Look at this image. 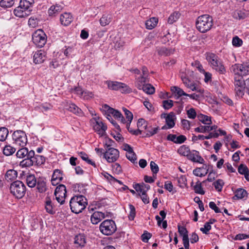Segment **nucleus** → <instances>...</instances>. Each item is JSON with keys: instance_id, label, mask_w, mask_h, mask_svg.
I'll list each match as a JSON object with an SVG mask.
<instances>
[{"instance_id": "obj_1", "label": "nucleus", "mask_w": 249, "mask_h": 249, "mask_svg": "<svg viewBox=\"0 0 249 249\" xmlns=\"http://www.w3.org/2000/svg\"><path fill=\"white\" fill-rule=\"evenodd\" d=\"M69 204L71 212L78 214L86 208L88 200L83 195H76L71 198Z\"/></svg>"}, {"instance_id": "obj_2", "label": "nucleus", "mask_w": 249, "mask_h": 249, "mask_svg": "<svg viewBox=\"0 0 249 249\" xmlns=\"http://www.w3.org/2000/svg\"><path fill=\"white\" fill-rule=\"evenodd\" d=\"M196 29L201 33H204L209 31L213 25V19L209 15L199 16L196 22Z\"/></svg>"}, {"instance_id": "obj_3", "label": "nucleus", "mask_w": 249, "mask_h": 249, "mask_svg": "<svg viewBox=\"0 0 249 249\" xmlns=\"http://www.w3.org/2000/svg\"><path fill=\"white\" fill-rule=\"evenodd\" d=\"M29 158L30 159L23 160L20 161L19 165L23 167H27L33 165H40L44 164L45 161L44 157L39 155H35L33 150H30Z\"/></svg>"}, {"instance_id": "obj_4", "label": "nucleus", "mask_w": 249, "mask_h": 249, "mask_svg": "<svg viewBox=\"0 0 249 249\" xmlns=\"http://www.w3.org/2000/svg\"><path fill=\"white\" fill-rule=\"evenodd\" d=\"M10 191L16 198L20 199L22 198L26 193V186L21 181L16 180L12 182L10 186Z\"/></svg>"}, {"instance_id": "obj_5", "label": "nucleus", "mask_w": 249, "mask_h": 249, "mask_svg": "<svg viewBox=\"0 0 249 249\" xmlns=\"http://www.w3.org/2000/svg\"><path fill=\"white\" fill-rule=\"evenodd\" d=\"M101 232L105 235H111L117 230L115 222L111 219H107L103 221L99 227Z\"/></svg>"}, {"instance_id": "obj_6", "label": "nucleus", "mask_w": 249, "mask_h": 249, "mask_svg": "<svg viewBox=\"0 0 249 249\" xmlns=\"http://www.w3.org/2000/svg\"><path fill=\"white\" fill-rule=\"evenodd\" d=\"M235 75L243 77L249 74V61L233 65L231 69Z\"/></svg>"}, {"instance_id": "obj_7", "label": "nucleus", "mask_w": 249, "mask_h": 249, "mask_svg": "<svg viewBox=\"0 0 249 249\" xmlns=\"http://www.w3.org/2000/svg\"><path fill=\"white\" fill-rule=\"evenodd\" d=\"M47 39L46 35L41 29L36 31L32 35L33 42L38 47H43L47 42Z\"/></svg>"}, {"instance_id": "obj_8", "label": "nucleus", "mask_w": 249, "mask_h": 249, "mask_svg": "<svg viewBox=\"0 0 249 249\" xmlns=\"http://www.w3.org/2000/svg\"><path fill=\"white\" fill-rule=\"evenodd\" d=\"M13 143L21 147H24L27 143L26 133L22 130H16L12 134Z\"/></svg>"}, {"instance_id": "obj_9", "label": "nucleus", "mask_w": 249, "mask_h": 249, "mask_svg": "<svg viewBox=\"0 0 249 249\" xmlns=\"http://www.w3.org/2000/svg\"><path fill=\"white\" fill-rule=\"evenodd\" d=\"M66 193V187L63 184H59L55 188L54 196L57 202L61 205L65 202Z\"/></svg>"}, {"instance_id": "obj_10", "label": "nucleus", "mask_w": 249, "mask_h": 249, "mask_svg": "<svg viewBox=\"0 0 249 249\" xmlns=\"http://www.w3.org/2000/svg\"><path fill=\"white\" fill-rule=\"evenodd\" d=\"M104 157L108 162H113L117 160L119 157V151L117 149L108 147L105 153Z\"/></svg>"}, {"instance_id": "obj_11", "label": "nucleus", "mask_w": 249, "mask_h": 249, "mask_svg": "<svg viewBox=\"0 0 249 249\" xmlns=\"http://www.w3.org/2000/svg\"><path fill=\"white\" fill-rule=\"evenodd\" d=\"M161 118L165 119L166 124V125L161 127L162 129L172 128L175 126L176 117L173 112H171L168 114L165 113L162 114L161 115Z\"/></svg>"}, {"instance_id": "obj_12", "label": "nucleus", "mask_w": 249, "mask_h": 249, "mask_svg": "<svg viewBox=\"0 0 249 249\" xmlns=\"http://www.w3.org/2000/svg\"><path fill=\"white\" fill-rule=\"evenodd\" d=\"M104 110L105 111L106 113L111 114L115 119L120 121L123 124L126 123L125 119L123 117L122 113L117 110H115L112 107H110L107 105H105L103 107Z\"/></svg>"}, {"instance_id": "obj_13", "label": "nucleus", "mask_w": 249, "mask_h": 249, "mask_svg": "<svg viewBox=\"0 0 249 249\" xmlns=\"http://www.w3.org/2000/svg\"><path fill=\"white\" fill-rule=\"evenodd\" d=\"M93 129L100 137H102L105 135L107 126L98 119L95 121Z\"/></svg>"}, {"instance_id": "obj_14", "label": "nucleus", "mask_w": 249, "mask_h": 249, "mask_svg": "<svg viewBox=\"0 0 249 249\" xmlns=\"http://www.w3.org/2000/svg\"><path fill=\"white\" fill-rule=\"evenodd\" d=\"M46 54V52L43 50L35 52L33 55L34 62L36 64L43 63L47 58Z\"/></svg>"}, {"instance_id": "obj_15", "label": "nucleus", "mask_w": 249, "mask_h": 249, "mask_svg": "<svg viewBox=\"0 0 249 249\" xmlns=\"http://www.w3.org/2000/svg\"><path fill=\"white\" fill-rule=\"evenodd\" d=\"M187 159L194 162L204 164L205 160L200 155L199 152L196 150L191 151L187 157Z\"/></svg>"}, {"instance_id": "obj_16", "label": "nucleus", "mask_w": 249, "mask_h": 249, "mask_svg": "<svg viewBox=\"0 0 249 249\" xmlns=\"http://www.w3.org/2000/svg\"><path fill=\"white\" fill-rule=\"evenodd\" d=\"M63 175L61 171L59 169H55L52 175L51 182L53 186L58 185L63 179Z\"/></svg>"}, {"instance_id": "obj_17", "label": "nucleus", "mask_w": 249, "mask_h": 249, "mask_svg": "<svg viewBox=\"0 0 249 249\" xmlns=\"http://www.w3.org/2000/svg\"><path fill=\"white\" fill-rule=\"evenodd\" d=\"M73 18L70 13L65 12L60 16V21L62 25L68 26L72 21Z\"/></svg>"}, {"instance_id": "obj_18", "label": "nucleus", "mask_w": 249, "mask_h": 249, "mask_svg": "<svg viewBox=\"0 0 249 249\" xmlns=\"http://www.w3.org/2000/svg\"><path fill=\"white\" fill-rule=\"evenodd\" d=\"M15 15L19 18H24L30 15V10H27L24 8L22 6L19 5L14 11Z\"/></svg>"}, {"instance_id": "obj_19", "label": "nucleus", "mask_w": 249, "mask_h": 249, "mask_svg": "<svg viewBox=\"0 0 249 249\" xmlns=\"http://www.w3.org/2000/svg\"><path fill=\"white\" fill-rule=\"evenodd\" d=\"M201 167H197L193 170V174L197 177H202L206 176L209 171V165L203 164Z\"/></svg>"}, {"instance_id": "obj_20", "label": "nucleus", "mask_w": 249, "mask_h": 249, "mask_svg": "<svg viewBox=\"0 0 249 249\" xmlns=\"http://www.w3.org/2000/svg\"><path fill=\"white\" fill-rule=\"evenodd\" d=\"M105 217V213L98 211L94 212L90 217V221L93 224H97Z\"/></svg>"}, {"instance_id": "obj_21", "label": "nucleus", "mask_w": 249, "mask_h": 249, "mask_svg": "<svg viewBox=\"0 0 249 249\" xmlns=\"http://www.w3.org/2000/svg\"><path fill=\"white\" fill-rule=\"evenodd\" d=\"M74 244L77 248H82L86 244V239L85 236L82 234L76 235L74 237Z\"/></svg>"}, {"instance_id": "obj_22", "label": "nucleus", "mask_w": 249, "mask_h": 249, "mask_svg": "<svg viewBox=\"0 0 249 249\" xmlns=\"http://www.w3.org/2000/svg\"><path fill=\"white\" fill-rule=\"evenodd\" d=\"M182 81L184 84L188 88L190 89L193 91H196L201 93L203 92V90L198 89L195 86V84L194 82L191 81L188 78L186 77H182Z\"/></svg>"}, {"instance_id": "obj_23", "label": "nucleus", "mask_w": 249, "mask_h": 249, "mask_svg": "<svg viewBox=\"0 0 249 249\" xmlns=\"http://www.w3.org/2000/svg\"><path fill=\"white\" fill-rule=\"evenodd\" d=\"M211 67L220 74H225L226 72V70L225 67L219 58Z\"/></svg>"}, {"instance_id": "obj_24", "label": "nucleus", "mask_w": 249, "mask_h": 249, "mask_svg": "<svg viewBox=\"0 0 249 249\" xmlns=\"http://www.w3.org/2000/svg\"><path fill=\"white\" fill-rule=\"evenodd\" d=\"M45 209L46 212L51 214H53L55 213L54 206L49 197H47L45 199Z\"/></svg>"}, {"instance_id": "obj_25", "label": "nucleus", "mask_w": 249, "mask_h": 249, "mask_svg": "<svg viewBox=\"0 0 249 249\" xmlns=\"http://www.w3.org/2000/svg\"><path fill=\"white\" fill-rule=\"evenodd\" d=\"M16 153V156L18 158L24 159H30L29 154L30 151H29L27 148L21 147Z\"/></svg>"}, {"instance_id": "obj_26", "label": "nucleus", "mask_w": 249, "mask_h": 249, "mask_svg": "<svg viewBox=\"0 0 249 249\" xmlns=\"http://www.w3.org/2000/svg\"><path fill=\"white\" fill-rule=\"evenodd\" d=\"M63 9V7L59 4H56L51 6L48 10V14L50 16H55L60 13Z\"/></svg>"}, {"instance_id": "obj_27", "label": "nucleus", "mask_w": 249, "mask_h": 249, "mask_svg": "<svg viewBox=\"0 0 249 249\" xmlns=\"http://www.w3.org/2000/svg\"><path fill=\"white\" fill-rule=\"evenodd\" d=\"M106 83L107 84V88L112 90H119L122 82L118 81H107Z\"/></svg>"}, {"instance_id": "obj_28", "label": "nucleus", "mask_w": 249, "mask_h": 249, "mask_svg": "<svg viewBox=\"0 0 249 249\" xmlns=\"http://www.w3.org/2000/svg\"><path fill=\"white\" fill-rule=\"evenodd\" d=\"M36 185L39 193L45 192L47 190L46 182L43 178H38Z\"/></svg>"}, {"instance_id": "obj_29", "label": "nucleus", "mask_w": 249, "mask_h": 249, "mask_svg": "<svg viewBox=\"0 0 249 249\" xmlns=\"http://www.w3.org/2000/svg\"><path fill=\"white\" fill-rule=\"evenodd\" d=\"M143 127L145 129L146 132V136L148 137L157 133L159 130V127L158 126L153 127L151 126H148L147 124L145 125Z\"/></svg>"}, {"instance_id": "obj_30", "label": "nucleus", "mask_w": 249, "mask_h": 249, "mask_svg": "<svg viewBox=\"0 0 249 249\" xmlns=\"http://www.w3.org/2000/svg\"><path fill=\"white\" fill-rule=\"evenodd\" d=\"M147 78L145 76H139L135 78V85L139 89H141L145 85L146 83Z\"/></svg>"}, {"instance_id": "obj_31", "label": "nucleus", "mask_w": 249, "mask_h": 249, "mask_svg": "<svg viewBox=\"0 0 249 249\" xmlns=\"http://www.w3.org/2000/svg\"><path fill=\"white\" fill-rule=\"evenodd\" d=\"M26 180L27 185L30 188H33L35 187L36 185L37 181L34 175H27L26 176Z\"/></svg>"}, {"instance_id": "obj_32", "label": "nucleus", "mask_w": 249, "mask_h": 249, "mask_svg": "<svg viewBox=\"0 0 249 249\" xmlns=\"http://www.w3.org/2000/svg\"><path fill=\"white\" fill-rule=\"evenodd\" d=\"M158 19L156 18L153 17L147 20L145 22L146 28L147 29L151 30L153 29L157 24Z\"/></svg>"}, {"instance_id": "obj_33", "label": "nucleus", "mask_w": 249, "mask_h": 249, "mask_svg": "<svg viewBox=\"0 0 249 249\" xmlns=\"http://www.w3.org/2000/svg\"><path fill=\"white\" fill-rule=\"evenodd\" d=\"M249 13L245 10L237 11L234 13V17L238 19H243L249 17Z\"/></svg>"}, {"instance_id": "obj_34", "label": "nucleus", "mask_w": 249, "mask_h": 249, "mask_svg": "<svg viewBox=\"0 0 249 249\" xmlns=\"http://www.w3.org/2000/svg\"><path fill=\"white\" fill-rule=\"evenodd\" d=\"M34 3V0H20L19 5L24 7V8L30 10V12H31Z\"/></svg>"}, {"instance_id": "obj_35", "label": "nucleus", "mask_w": 249, "mask_h": 249, "mask_svg": "<svg viewBox=\"0 0 249 249\" xmlns=\"http://www.w3.org/2000/svg\"><path fill=\"white\" fill-rule=\"evenodd\" d=\"M17 177V172L13 169L8 170L5 175V179L7 181H12Z\"/></svg>"}, {"instance_id": "obj_36", "label": "nucleus", "mask_w": 249, "mask_h": 249, "mask_svg": "<svg viewBox=\"0 0 249 249\" xmlns=\"http://www.w3.org/2000/svg\"><path fill=\"white\" fill-rule=\"evenodd\" d=\"M218 58V57L214 53H206V59L211 67Z\"/></svg>"}, {"instance_id": "obj_37", "label": "nucleus", "mask_w": 249, "mask_h": 249, "mask_svg": "<svg viewBox=\"0 0 249 249\" xmlns=\"http://www.w3.org/2000/svg\"><path fill=\"white\" fill-rule=\"evenodd\" d=\"M171 91L174 92L176 95H178L176 99H178L182 96H186L187 93H186L182 89L176 86L172 87L171 88Z\"/></svg>"}, {"instance_id": "obj_38", "label": "nucleus", "mask_w": 249, "mask_h": 249, "mask_svg": "<svg viewBox=\"0 0 249 249\" xmlns=\"http://www.w3.org/2000/svg\"><path fill=\"white\" fill-rule=\"evenodd\" d=\"M190 150L189 147L185 145H183L181 146L178 149V153L181 156L188 157V155L190 152Z\"/></svg>"}, {"instance_id": "obj_39", "label": "nucleus", "mask_w": 249, "mask_h": 249, "mask_svg": "<svg viewBox=\"0 0 249 249\" xmlns=\"http://www.w3.org/2000/svg\"><path fill=\"white\" fill-rule=\"evenodd\" d=\"M193 190L195 193L198 194L204 195L205 191L203 190L202 186V182L197 180L196 184L193 186Z\"/></svg>"}, {"instance_id": "obj_40", "label": "nucleus", "mask_w": 249, "mask_h": 249, "mask_svg": "<svg viewBox=\"0 0 249 249\" xmlns=\"http://www.w3.org/2000/svg\"><path fill=\"white\" fill-rule=\"evenodd\" d=\"M198 120L204 124H212L211 117L199 114L197 115Z\"/></svg>"}, {"instance_id": "obj_41", "label": "nucleus", "mask_w": 249, "mask_h": 249, "mask_svg": "<svg viewBox=\"0 0 249 249\" xmlns=\"http://www.w3.org/2000/svg\"><path fill=\"white\" fill-rule=\"evenodd\" d=\"M247 196V191L242 188L237 189L235 192V196L233 197H236L237 199H242Z\"/></svg>"}, {"instance_id": "obj_42", "label": "nucleus", "mask_w": 249, "mask_h": 249, "mask_svg": "<svg viewBox=\"0 0 249 249\" xmlns=\"http://www.w3.org/2000/svg\"><path fill=\"white\" fill-rule=\"evenodd\" d=\"M69 107L67 108L70 111L73 112L74 114L80 115L82 113V110L74 104L70 103Z\"/></svg>"}, {"instance_id": "obj_43", "label": "nucleus", "mask_w": 249, "mask_h": 249, "mask_svg": "<svg viewBox=\"0 0 249 249\" xmlns=\"http://www.w3.org/2000/svg\"><path fill=\"white\" fill-rule=\"evenodd\" d=\"M180 14L178 12H173L171 15L168 18V23L169 24H173L175 22L177 21L178 19L179 18Z\"/></svg>"}, {"instance_id": "obj_44", "label": "nucleus", "mask_w": 249, "mask_h": 249, "mask_svg": "<svg viewBox=\"0 0 249 249\" xmlns=\"http://www.w3.org/2000/svg\"><path fill=\"white\" fill-rule=\"evenodd\" d=\"M224 184V182L222 179H218L215 181L213 182V185L214 186L215 190L217 191L220 192L222 191Z\"/></svg>"}, {"instance_id": "obj_45", "label": "nucleus", "mask_w": 249, "mask_h": 249, "mask_svg": "<svg viewBox=\"0 0 249 249\" xmlns=\"http://www.w3.org/2000/svg\"><path fill=\"white\" fill-rule=\"evenodd\" d=\"M16 151V148L10 145H6L3 148V154L6 156H10L14 154Z\"/></svg>"}, {"instance_id": "obj_46", "label": "nucleus", "mask_w": 249, "mask_h": 249, "mask_svg": "<svg viewBox=\"0 0 249 249\" xmlns=\"http://www.w3.org/2000/svg\"><path fill=\"white\" fill-rule=\"evenodd\" d=\"M9 134L8 130L7 128L2 127L0 128V141L3 142L7 139Z\"/></svg>"}, {"instance_id": "obj_47", "label": "nucleus", "mask_w": 249, "mask_h": 249, "mask_svg": "<svg viewBox=\"0 0 249 249\" xmlns=\"http://www.w3.org/2000/svg\"><path fill=\"white\" fill-rule=\"evenodd\" d=\"M148 94H152L155 92V88L150 84H145L142 89Z\"/></svg>"}, {"instance_id": "obj_48", "label": "nucleus", "mask_w": 249, "mask_h": 249, "mask_svg": "<svg viewBox=\"0 0 249 249\" xmlns=\"http://www.w3.org/2000/svg\"><path fill=\"white\" fill-rule=\"evenodd\" d=\"M174 51L171 49L161 47L158 50V53L161 55H169L173 53Z\"/></svg>"}, {"instance_id": "obj_49", "label": "nucleus", "mask_w": 249, "mask_h": 249, "mask_svg": "<svg viewBox=\"0 0 249 249\" xmlns=\"http://www.w3.org/2000/svg\"><path fill=\"white\" fill-rule=\"evenodd\" d=\"M120 91L124 94H128L132 92L133 90L128 85L125 83H122L120 86Z\"/></svg>"}, {"instance_id": "obj_50", "label": "nucleus", "mask_w": 249, "mask_h": 249, "mask_svg": "<svg viewBox=\"0 0 249 249\" xmlns=\"http://www.w3.org/2000/svg\"><path fill=\"white\" fill-rule=\"evenodd\" d=\"M123 109L124 112L126 119L127 120L126 126H128V125L130 126V123L133 118V114L129 110L127 109L126 108H123Z\"/></svg>"}, {"instance_id": "obj_51", "label": "nucleus", "mask_w": 249, "mask_h": 249, "mask_svg": "<svg viewBox=\"0 0 249 249\" xmlns=\"http://www.w3.org/2000/svg\"><path fill=\"white\" fill-rule=\"evenodd\" d=\"M178 231L179 234L182 236V239L188 238V231L184 227L178 226Z\"/></svg>"}, {"instance_id": "obj_52", "label": "nucleus", "mask_w": 249, "mask_h": 249, "mask_svg": "<svg viewBox=\"0 0 249 249\" xmlns=\"http://www.w3.org/2000/svg\"><path fill=\"white\" fill-rule=\"evenodd\" d=\"M15 0H1L0 1V6L3 8H8L12 7L14 4Z\"/></svg>"}, {"instance_id": "obj_53", "label": "nucleus", "mask_w": 249, "mask_h": 249, "mask_svg": "<svg viewBox=\"0 0 249 249\" xmlns=\"http://www.w3.org/2000/svg\"><path fill=\"white\" fill-rule=\"evenodd\" d=\"M128 206L129 208V213L128 215V217L129 220L132 221L134 220L136 216V209L135 207L131 204H129Z\"/></svg>"}, {"instance_id": "obj_54", "label": "nucleus", "mask_w": 249, "mask_h": 249, "mask_svg": "<svg viewBox=\"0 0 249 249\" xmlns=\"http://www.w3.org/2000/svg\"><path fill=\"white\" fill-rule=\"evenodd\" d=\"M238 172L241 175H244L245 177L247 178V175H248L249 170L247 166L243 164H240L238 168Z\"/></svg>"}, {"instance_id": "obj_55", "label": "nucleus", "mask_w": 249, "mask_h": 249, "mask_svg": "<svg viewBox=\"0 0 249 249\" xmlns=\"http://www.w3.org/2000/svg\"><path fill=\"white\" fill-rule=\"evenodd\" d=\"M178 186L184 188L187 186V179L185 176L181 175L180 176L178 179Z\"/></svg>"}, {"instance_id": "obj_56", "label": "nucleus", "mask_w": 249, "mask_h": 249, "mask_svg": "<svg viewBox=\"0 0 249 249\" xmlns=\"http://www.w3.org/2000/svg\"><path fill=\"white\" fill-rule=\"evenodd\" d=\"M111 21L110 18L108 16L103 15L100 19V23L103 26L108 25Z\"/></svg>"}, {"instance_id": "obj_57", "label": "nucleus", "mask_w": 249, "mask_h": 249, "mask_svg": "<svg viewBox=\"0 0 249 249\" xmlns=\"http://www.w3.org/2000/svg\"><path fill=\"white\" fill-rule=\"evenodd\" d=\"M232 45L235 47H239L243 44V41L238 36H235L232 38Z\"/></svg>"}, {"instance_id": "obj_58", "label": "nucleus", "mask_w": 249, "mask_h": 249, "mask_svg": "<svg viewBox=\"0 0 249 249\" xmlns=\"http://www.w3.org/2000/svg\"><path fill=\"white\" fill-rule=\"evenodd\" d=\"M162 104V107L166 110L171 108L174 106V102L171 100H163Z\"/></svg>"}, {"instance_id": "obj_59", "label": "nucleus", "mask_w": 249, "mask_h": 249, "mask_svg": "<svg viewBox=\"0 0 249 249\" xmlns=\"http://www.w3.org/2000/svg\"><path fill=\"white\" fill-rule=\"evenodd\" d=\"M244 84L242 77L235 75V77H234L235 88H237V87H244Z\"/></svg>"}, {"instance_id": "obj_60", "label": "nucleus", "mask_w": 249, "mask_h": 249, "mask_svg": "<svg viewBox=\"0 0 249 249\" xmlns=\"http://www.w3.org/2000/svg\"><path fill=\"white\" fill-rule=\"evenodd\" d=\"M208 125H200L195 128V131L198 133H205L209 132Z\"/></svg>"}, {"instance_id": "obj_61", "label": "nucleus", "mask_w": 249, "mask_h": 249, "mask_svg": "<svg viewBox=\"0 0 249 249\" xmlns=\"http://www.w3.org/2000/svg\"><path fill=\"white\" fill-rule=\"evenodd\" d=\"M126 157L128 160L131 161L132 163L136 162L137 160V156L134 151L126 153Z\"/></svg>"}, {"instance_id": "obj_62", "label": "nucleus", "mask_w": 249, "mask_h": 249, "mask_svg": "<svg viewBox=\"0 0 249 249\" xmlns=\"http://www.w3.org/2000/svg\"><path fill=\"white\" fill-rule=\"evenodd\" d=\"M150 169L153 174H157L159 171V168L158 165L153 161H151L150 163Z\"/></svg>"}, {"instance_id": "obj_63", "label": "nucleus", "mask_w": 249, "mask_h": 249, "mask_svg": "<svg viewBox=\"0 0 249 249\" xmlns=\"http://www.w3.org/2000/svg\"><path fill=\"white\" fill-rule=\"evenodd\" d=\"M151 236L152 234L150 233L145 231L141 236L142 240L144 243H147Z\"/></svg>"}, {"instance_id": "obj_64", "label": "nucleus", "mask_w": 249, "mask_h": 249, "mask_svg": "<svg viewBox=\"0 0 249 249\" xmlns=\"http://www.w3.org/2000/svg\"><path fill=\"white\" fill-rule=\"evenodd\" d=\"M211 225L208 222L205 223L203 228H201L200 230L204 234H208L211 229Z\"/></svg>"}]
</instances>
